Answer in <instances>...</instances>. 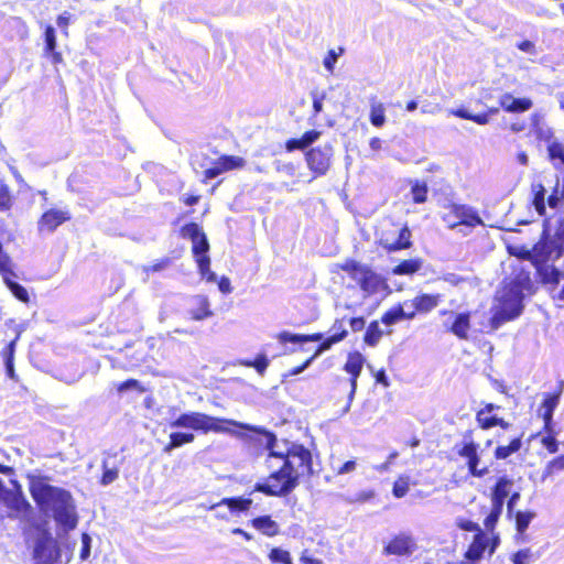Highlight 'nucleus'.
Masks as SVG:
<instances>
[{
	"mask_svg": "<svg viewBox=\"0 0 564 564\" xmlns=\"http://www.w3.org/2000/svg\"><path fill=\"white\" fill-rule=\"evenodd\" d=\"M259 443L268 452L265 464L272 473L256 486L258 491L269 496H285L295 489L302 477L312 474V454L303 445L278 440L267 432Z\"/></svg>",
	"mask_w": 564,
	"mask_h": 564,
	"instance_id": "f257e3e1",
	"label": "nucleus"
},
{
	"mask_svg": "<svg viewBox=\"0 0 564 564\" xmlns=\"http://www.w3.org/2000/svg\"><path fill=\"white\" fill-rule=\"evenodd\" d=\"M29 490L41 511L52 513L55 521L65 531L77 525V514L70 494L62 488L52 486L47 477L29 474Z\"/></svg>",
	"mask_w": 564,
	"mask_h": 564,
	"instance_id": "f03ea898",
	"label": "nucleus"
},
{
	"mask_svg": "<svg viewBox=\"0 0 564 564\" xmlns=\"http://www.w3.org/2000/svg\"><path fill=\"white\" fill-rule=\"evenodd\" d=\"M530 286L527 274L506 280L497 290L490 308V326L498 329L501 325L518 318L524 308L523 292Z\"/></svg>",
	"mask_w": 564,
	"mask_h": 564,
	"instance_id": "7ed1b4c3",
	"label": "nucleus"
},
{
	"mask_svg": "<svg viewBox=\"0 0 564 564\" xmlns=\"http://www.w3.org/2000/svg\"><path fill=\"white\" fill-rule=\"evenodd\" d=\"M229 425L238 426L245 430H253L248 424L239 423L232 420L209 416L202 412H185L169 422V426L171 429H185L199 431L203 433L216 432L234 434V432L229 429Z\"/></svg>",
	"mask_w": 564,
	"mask_h": 564,
	"instance_id": "20e7f679",
	"label": "nucleus"
},
{
	"mask_svg": "<svg viewBox=\"0 0 564 564\" xmlns=\"http://www.w3.org/2000/svg\"><path fill=\"white\" fill-rule=\"evenodd\" d=\"M57 542L45 531H37L33 546V564H67Z\"/></svg>",
	"mask_w": 564,
	"mask_h": 564,
	"instance_id": "39448f33",
	"label": "nucleus"
},
{
	"mask_svg": "<svg viewBox=\"0 0 564 564\" xmlns=\"http://www.w3.org/2000/svg\"><path fill=\"white\" fill-rule=\"evenodd\" d=\"M534 254L552 260H558L564 254V223H560L553 232L547 221L544 223L543 236L534 245Z\"/></svg>",
	"mask_w": 564,
	"mask_h": 564,
	"instance_id": "423d86ee",
	"label": "nucleus"
},
{
	"mask_svg": "<svg viewBox=\"0 0 564 564\" xmlns=\"http://www.w3.org/2000/svg\"><path fill=\"white\" fill-rule=\"evenodd\" d=\"M443 220L449 228H455L458 225L469 227L482 225V220L476 210L466 205H449L447 212L443 215Z\"/></svg>",
	"mask_w": 564,
	"mask_h": 564,
	"instance_id": "0eeeda50",
	"label": "nucleus"
},
{
	"mask_svg": "<svg viewBox=\"0 0 564 564\" xmlns=\"http://www.w3.org/2000/svg\"><path fill=\"white\" fill-rule=\"evenodd\" d=\"M11 489L2 488L0 503L7 507L9 517H19L30 509V503L23 496L21 485L15 480H11Z\"/></svg>",
	"mask_w": 564,
	"mask_h": 564,
	"instance_id": "6e6552de",
	"label": "nucleus"
},
{
	"mask_svg": "<svg viewBox=\"0 0 564 564\" xmlns=\"http://www.w3.org/2000/svg\"><path fill=\"white\" fill-rule=\"evenodd\" d=\"M481 453L474 442H466L457 449V454L466 460L468 470L474 477H482L489 473V467L482 463Z\"/></svg>",
	"mask_w": 564,
	"mask_h": 564,
	"instance_id": "1a4fd4ad",
	"label": "nucleus"
},
{
	"mask_svg": "<svg viewBox=\"0 0 564 564\" xmlns=\"http://www.w3.org/2000/svg\"><path fill=\"white\" fill-rule=\"evenodd\" d=\"M252 503L251 499L238 498H224L217 503L208 507L209 510L215 511V517L220 520H228L230 514L247 511Z\"/></svg>",
	"mask_w": 564,
	"mask_h": 564,
	"instance_id": "9d476101",
	"label": "nucleus"
},
{
	"mask_svg": "<svg viewBox=\"0 0 564 564\" xmlns=\"http://www.w3.org/2000/svg\"><path fill=\"white\" fill-rule=\"evenodd\" d=\"M416 549L417 545L412 534L400 532L383 546L382 553L384 555L406 556L414 553Z\"/></svg>",
	"mask_w": 564,
	"mask_h": 564,
	"instance_id": "9b49d317",
	"label": "nucleus"
},
{
	"mask_svg": "<svg viewBox=\"0 0 564 564\" xmlns=\"http://www.w3.org/2000/svg\"><path fill=\"white\" fill-rule=\"evenodd\" d=\"M333 150L330 147L315 148L306 153V162L316 175H324L330 166Z\"/></svg>",
	"mask_w": 564,
	"mask_h": 564,
	"instance_id": "f8f14e48",
	"label": "nucleus"
},
{
	"mask_svg": "<svg viewBox=\"0 0 564 564\" xmlns=\"http://www.w3.org/2000/svg\"><path fill=\"white\" fill-rule=\"evenodd\" d=\"M357 282L367 295H386L388 293V285L386 281L368 268L365 269Z\"/></svg>",
	"mask_w": 564,
	"mask_h": 564,
	"instance_id": "ddd939ff",
	"label": "nucleus"
},
{
	"mask_svg": "<svg viewBox=\"0 0 564 564\" xmlns=\"http://www.w3.org/2000/svg\"><path fill=\"white\" fill-rule=\"evenodd\" d=\"M499 409H500V406H498L494 403L485 404L476 413V421H477L478 425L484 430H488V429H491L495 426L508 429L510 426V424L508 422H506L502 417H499L496 413Z\"/></svg>",
	"mask_w": 564,
	"mask_h": 564,
	"instance_id": "4468645a",
	"label": "nucleus"
},
{
	"mask_svg": "<svg viewBox=\"0 0 564 564\" xmlns=\"http://www.w3.org/2000/svg\"><path fill=\"white\" fill-rule=\"evenodd\" d=\"M182 235L192 240L193 253L196 259H198V256L207 254L209 245L205 234L197 224L191 223L185 225L182 228Z\"/></svg>",
	"mask_w": 564,
	"mask_h": 564,
	"instance_id": "2eb2a0df",
	"label": "nucleus"
},
{
	"mask_svg": "<svg viewBox=\"0 0 564 564\" xmlns=\"http://www.w3.org/2000/svg\"><path fill=\"white\" fill-rule=\"evenodd\" d=\"M531 257L533 258V265L543 283L557 284L560 282L562 272L550 263L555 260L539 257L534 253H531Z\"/></svg>",
	"mask_w": 564,
	"mask_h": 564,
	"instance_id": "dca6fc26",
	"label": "nucleus"
},
{
	"mask_svg": "<svg viewBox=\"0 0 564 564\" xmlns=\"http://www.w3.org/2000/svg\"><path fill=\"white\" fill-rule=\"evenodd\" d=\"M365 357L358 352L354 351L348 354L347 360L344 365V370L350 376V392H349V401L354 399V395L357 390V379L359 378L364 365H365Z\"/></svg>",
	"mask_w": 564,
	"mask_h": 564,
	"instance_id": "f3484780",
	"label": "nucleus"
},
{
	"mask_svg": "<svg viewBox=\"0 0 564 564\" xmlns=\"http://www.w3.org/2000/svg\"><path fill=\"white\" fill-rule=\"evenodd\" d=\"M245 160L240 156L228 155L219 158L215 164L205 171V178H214L225 172L239 170L245 166Z\"/></svg>",
	"mask_w": 564,
	"mask_h": 564,
	"instance_id": "a211bd4d",
	"label": "nucleus"
},
{
	"mask_svg": "<svg viewBox=\"0 0 564 564\" xmlns=\"http://www.w3.org/2000/svg\"><path fill=\"white\" fill-rule=\"evenodd\" d=\"M69 218V212L66 209H50L41 217L39 227L41 230L46 229L53 231Z\"/></svg>",
	"mask_w": 564,
	"mask_h": 564,
	"instance_id": "6ab92c4d",
	"label": "nucleus"
},
{
	"mask_svg": "<svg viewBox=\"0 0 564 564\" xmlns=\"http://www.w3.org/2000/svg\"><path fill=\"white\" fill-rule=\"evenodd\" d=\"M189 310L188 314L192 319L203 321L213 315L210 310V303L207 296L205 295H195L189 300Z\"/></svg>",
	"mask_w": 564,
	"mask_h": 564,
	"instance_id": "aec40b11",
	"label": "nucleus"
},
{
	"mask_svg": "<svg viewBox=\"0 0 564 564\" xmlns=\"http://www.w3.org/2000/svg\"><path fill=\"white\" fill-rule=\"evenodd\" d=\"M558 405V395L549 394L540 405L538 413L544 421V429L546 432L552 431L553 412Z\"/></svg>",
	"mask_w": 564,
	"mask_h": 564,
	"instance_id": "412c9836",
	"label": "nucleus"
},
{
	"mask_svg": "<svg viewBox=\"0 0 564 564\" xmlns=\"http://www.w3.org/2000/svg\"><path fill=\"white\" fill-rule=\"evenodd\" d=\"M500 106L508 112H523L532 107L529 98H516L511 94H503L500 97Z\"/></svg>",
	"mask_w": 564,
	"mask_h": 564,
	"instance_id": "4be33fe9",
	"label": "nucleus"
},
{
	"mask_svg": "<svg viewBox=\"0 0 564 564\" xmlns=\"http://www.w3.org/2000/svg\"><path fill=\"white\" fill-rule=\"evenodd\" d=\"M453 323L451 332L460 339H467L470 329V313H451Z\"/></svg>",
	"mask_w": 564,
	"mask_h": 564,
	"instance_id": "5701e85b",
	"label": "nucleus"
},
{
	"mask_svg": "<svg viewBox=\"0 0 564 564\" xmlns=\"http://www.w3.org/2000/svg\"><path fill=\"white\" fill-rule=\"evenodd\" d=\"M409 305L416 313H427L435 308L440 303V295L421 294L414 297L412 301H408Z\"/></svg>",
	"mask_w": 564,
	"mask_h": 564,
	"instance_id": "b1692460",
	"label": "nucleus"
},
{
	"mask_svg": "<svg viewBox=\"0 0 564 564\" xmlns=\"http://www.w3.org/2000/svg\"><path fill=\"white\" fill-rule=\"evenodd\" d=\"M406 306H409V303L404 302L402 305H398L386 312L381 318L382 323L390 326L401 319H412L415 316V311H406Z\"/></svg>",
	"mask_w": 564,
	"mask_h": 564,
	"instance_id": "393cba45",
	"label": "nucleus"
},
{
	"mask_svg": "<svg viewBox=\"0 0 564 564\" xmlns=\"http://www.w3.org/2000/svg\"><path fill=\"white\" fill-rule=\"evenodd\" d=\"M394 234H398L397 240H390L388 237H381V245L388 250H399L410 247L411 232L406 227L401 229H394Z\"/></svg>",
	"mask_w": 564,
	"mask_h": 564,
	"instance_id": "a878e982",
	"label": "nucleus"
},
{
	"mask_svg": "<svg viewBox=\"0 0 564 564\" xmlns=\"http://www.w3.org/2000/svg\"><path fill=\"white\" fill-rule=\"evenodd\" d=\"M487 546L488 539L482 533L476 534L473 543L470 544L465 554V558L469 561L471 564L476 563L484 556Z\"/></svg>",
	"mask_w": 564,
	"mask_h": 564,
	"instance_id": "bb28decb",
	"label": "nucleus"
},
{
	"mask_svg": "<svg viewBox=\"0 0 564 564\" xmlns=\"http://www.w3.org/2000/svg\"><path fill=\"white\" fill-rule=\"evenodd\" d=\"M513 482L506 478H500L492 492L491 505L503 507L505 499L511 491Z\"/></svg>",
	"mask_w": 564,
	"mask_h": 564,
	"instance_id": "cd10ccee",
	"label": "nucleus"
},
{
	"mask_svg": "<svg viewBox=\"0 0 564 564\" xmlns=\"http://www.w3.org/2000/svg\"><path fill=\"white\" fill-rule=\"evenodd\" d=\"M254 529L268 536H274L279 533V524L273 521L269 516L258 517L252 520Z\"/></svg>",
	"mask_w": 564,
	"mask_h": 564,
	"instance_id": "c85d7f7f",
	"label": "nucleus"
},
{
	"mask_svg": "<svg viewBox=\"0 0 564 564\" xmlns=\"http://www.w3.org/2000/svg\"><path fill=\"white\" fill-rule=\"evenodd\" d=\"M321 135L319 131L312 130L305 132L300 139H292L286 142V150L288 151H294V150H302L315 142Z\"/></svg>",
	"mask_w": 564,
	"mask_h": 564,
	"instance_id": "c756f323",
	"label": "nucleus"
},
{
	"mask_svg": "<svg viewBox=\"0 0 564 564\" xmlns=\"http://www.w3.org/2000/svg\"><path fill=\"white\" fill-rule=\"evenodd\" d=\"M194 440L193 433L172 432L170 434V443L164 447V452L170 453L174 448L194 442Z\"/></svg>",
	"mask_w": 564,
	"mask_h": 564,
	"instance_id": "7c9ffc66",
	"label": "nucleus"
},
{
	"mask_svg": "<svg viewBox=\"0 0 564 564\" xmlns=\"http://www.w3.org/2000/svg\"><path fill=\"white\" fill-rule=\"evenodd\" d=\"M12 278H15V274L14 275L6 274L2 276L3 282L9 288V290L12 292V294L21 302L28 303L29 302L28 291L19 283L12 281Z\"/></svg>",
	"mask_w": 564,
	"mask_h": 564,
	"instance_id": "2f4dec72",
	"label": "nucleus"
},
{
	"mask_svg": "<svg viewBox=\"0 0 564 564\" xmlns=\"http://www.w3.org/2000/svg\"><path fill=\"white\" fill-rule=\"evenodd\" d=\"M321 338H322V336L319 334L297 335V334H292L289 332H283L281 334H279V336H278V339L281 343H293V344H301V343H306V341H317Z\"/></svg>",
	"mask_w": 564,
	"mask_h": 564,
	"instance_id": "473e14b6",
	"label": "nucleus"
},
{
	"mask_svg": "<svg viewBox=\"0 0 564 564\" xmlns=\"http://www.w3.org/2000/svg\"><path fill=\"white\" fill-rule=\"evenodd\" d=\"M521 447V438H513L508 445H501L496 448L495 456L497 459H506Z\"/></svg>",
	"mask_w": 564,
	"mask_h": 564,
	"instance_id": "72a5a7b5",
	"label": "nucleus"
},
{
	"mask_svg": "<svg viewBox=\"0 0 564 564\" xmlns=\"http://www.w3.org/2000/svg\"><path fill=\"white\" fill-rule=\"evenodd\" d=\"M532 119L534 121V133L536 138L550 144V142L554 140L551 128L540 123V116L538 113H534Z\"/></svg>",
	"mask_w": 564,
	"mask_h": 564,
	"instance_id": "f704fd0d",
	"label": "nucleus"
},
{
	"mask_svg": "<svg viewBox=\"0 0 564 564\" xmlns=\"http://www.w3.org/2000/svg\"><path fill=\"white\" fill-rule=\"evenodd\" d=\"M427 185L424 182L415 181L412 183L411 196L415 204H422L427 198Z\"/></svg>",
	"mask_w": 564,
	"mask_h": 564,
	"instance_id": "c9c22d12",
	"label": "nucleus"
},
{
	"mask_svg": "<svg viewBox=\"0 0 564 564\" xmlns=\"http://www.w3.org/2000/svg\"><path fill=\"white\" fill-rule=\"evenodd\" d=\"M451 113L463 119L471 120L478 124H487L489 122L487 113L473 115L465 108L452 110Z\"/></svg>",
	"mask_w": 564,
	"mask_h": 564,
	"instance_id": "e433bc0d",
	"label": "nucleus"
},
{
	"mask_svg": "<svg viewBox=\"0 0 564 564\" xmlns=\"http://www.w3.org/2000/svg\"><path fill=\"white\" fill-rule=\"evenodd\" d=\"M382 336V330L379 327V323L377 321L371 322L367 328L365 335V343L369 346H376Z\"/></svg>",
	"mask_w": 564,
	"mask_h": 564,
	"instance_id": "4c0bfd02",
	"label": "nucleus"
},
{
	"mask_svg": "<svg viewBox=\"0 0 564 564\" xmlns=\"http://www.w3.org/2000/svg\"><path fill=\"white\" fill-rule=\"evenodd\" d=\"M346 335H347L346 329H343L339 334H334L333 336H330L329 338H327L325 341H323L321 344V346L317 348V350L311 358H313V360H314L322 352H324L325 350H328L332 347V345L343 340L346 337Z\"/></svg>",
	"mask_w": 564,
	"mask_h": 564,
	"instance_id": "58836bf2",
	"label": "nucleus"
},
{
	"mask_svg": "<svg viewBox=\"0 0 564 564\" xmlns=\"http://www.w3.org/2000/svg\"><path fill=\"white\" fill-rule=\"evenodd\" d=\"M370 121L375 127H382L386 122L384 107L382 104H372L370 110Z\"/></svg>",
	"mask_w": 564,
	"mask_h": 564,
	"instance_id": "ea45409f",
	"label": "nucleus"
},
{
	"mask_svg": "<svg viewBox=\"0 0 564 564\" xmlns=\"http://www.w3.org/2000/svg\"><path fill=\"white\" fill-rule=\"evenodd\" d=\"M340 269L348 272L354 280H358L367 267L359 264L354 260H346L339 264Z\"/></svg>",
	"mask_w": 564,
	"mask_h": 564,
	"instance_id": "a19ab883",
	"label": "nucleus"
},
{
	"mask_svg": "<svg viewBox=\"0 0 564 564\" xmlns=\"http://www.w3.org/2000/svg\"><path fill=\"white\" fill-rule=\"evenodd\" d=\"M534 192V199H533V206L535 210L539 213V215H544L545 213V203H544V196H545V189L542 185H535L533 186Z\"/></svg>",
	"mask_w": 564,
	"mask_h": 564,
	"instance_id": "79ce46f5",
	"label": "nucleus"
},
{
	"mask_svg": "<svg viewBox=\"0 0 564 564\" xmlns=\"http://www.w3.org/2000/svg\"><path fill=\"white\" fill-rule=\"evenodd\" d=\"M421 262L419 260H405L397 265L393 270L395 274H412L420 270Z\"/></svg>",
	"mask_w": 564,
	"mask_h": 564,
	"instance_id": "37998d69",
	"label": "nucleus"
},
{
	"mask_svg": "<svg viewBox=\"0 0 564 564\" xmlns=\"http://www.w3.org/2000/svg\"><path fill=\"white\" fill-rule=\"evenodd\" d=\"M268 557L272 563L293 564L290 553L280 547L272 549Z\"/></svg>",
	"mask_w": 564,
	"mask_h": 564,
	"instance_id": "c03bdc74",
	"label": "nucleus"
},
{
	"mask_svg": "<svg viewBox=\"0 0 564 564\" xmlns=\"http://www.w3.org/2000/svg\"><path fill=\"white\" fill-rule=\"evenodd\" d=\"M410 489V478L408 476H400L393 485V496L397 498L404 497Z\"/></svg>",
	"mask_w": 564,
	"mask_h": 564,
	"instance_id": "a18cd8bd",
	"label": "nucleus"
},
{
	"mask_svg": "<svg viewBox=\"0 0 564 564\" xmlns=\"http://www.w3.org/2000/svg\"><path fill=\"white\" fill-rule=\"evenodd\" d=\"M502 512V507L491 505L490 513L486 517L484 521V525L487 530L492 531L500 514Z\"/></svg>",
	"mask_w": 564,
	"mask_h": 564,
	"instance_id": "49530a36",
	"label": "nucleus"
},
{
	"mask_svg": "<svg viewBox=\"0 0 564 564\" xmlns=\"http://www.w3.org/2000/svg\"><path fill=\"white\" fill-rule=\"evenodd\" d=\"M547 152L552 160L558 159L564 164V144L553 140L547 144Z\"/></svg>",
	"mask_w": 564,
	"mask_h": 564,
	"instance_id": "de8ad7c7",
	"label": "nucleus"
},
{
	"mask_svg": "<svg viewBox=\"0 0 564 564\" xmlns=\"http://www.w3.org/2000/svg\"><path fill=\"white\" fill-rule=\"evenodd\" d=\"M534 513L533 512H518L517 516H516V523H517V529L520 533L524 532L527 530V528L529 527L530 522L532 521V519L534 518Z\"/></svg>",
	"mask_w": 564,
	"mask_h": 564,
	"instance_id": "09e8293b",
	"label": "nucleus"
},
{
	"mask_svg": "<svg viewBox=\"0 0 564 564\" xmlns=\"http://www.w3.org/2000/svg\"><path fill=\"white\" fill-rule=\"evenodd\" d=\"M45 43H46V52L53 53L56 48V36L55 30L52 25H47L45 28Z\"/></svg>",
	"mask_w": 564,
	"mask_h": 564,
	"instance_id": "8fccbe9b",
	"label": "nucleus"
},
{
	"mask_svg": "<svg viewBox=\"0 0 564 564\" xmlns=\"http://www.w3.org/2000/svg\"><path fill=\"white\" fill-rule=\"evenodd\" d=\"M196 263L202 278H205L212 271L210 259L208 254L198 256V259H196Z\"/></svg>",
	"mask_w": 564,
	"mask_h": 564,
	"instance_id": "3c124183",
	"label": "nucleus"
},
{
	"mask_svg": "<svg viewBox=\"0 0 564 564\" xmlns=\"http://www.w3.org/2000/svg\"><path fill=\"white\" fill-rule=\"evenodd\" d=\"M339 57V53H336L334 50H330L327 55L323 59V65L327 69L328 73H333L337 59Z\"/></svg>",
	"mask_w": 564,
	"mask_h": 564,
	"instance_id": "603ef678",
	"label": "nucleus"
},
{
	"mask_svg": "<svg viewBox=\"0 0 564 564\" xmlns=\"http://www.w3.org/2000/svg\"><path fill=\"white\" fill-rule=\"evenodd\" d=\"M532 561V554L529 549L521 550L512 555L513 564H529Z\"/></svg>",
	"mask_w": 564,
	"mask_h": 564,
	"instance_id": "864d4df0",
	"label": "nucleus"
},
{
	"mask_svg": "<svg viewBox=\"0 0 564 564\" xmlns=\"http://www.w3.org/2000/svg\"><path fill=\"white\" fill-rule=\"evenodd\" d=\"M325 98H326L325 93H313L312 94L314 116H316L323 111Z\"/></svg>",
	"mask_w": 564,
	"mask_h": 564,
	"instance_id": "5fc2aeb1",
	"label": "nucleus"
},
{
	"mask_svg": "<svg viewBox=\"0 0 564 564\" xmlns=\"http://www.w3.org/2000/svg\"><path fill=\"white\" fill-rule=\"evenodd\" d=\"M510 253L517 256L518 258L530 260L533 263V258L531 253H534V247L532 250L525 249L524 247H510Z\"/></svg>",
	"mask_w": 564,
	"mask_h": 564,
	"instance_id": "6e6d98bb",
	"label": "nucleus"
},
{
	"mask_svg": "<svg viewBox=\"0 0 564 564\" xmlns=\"http://www.w3.org/2000/svg\"><path fill=\"white\" fill-rule=\"evenodd\" d=\"M269 366V360L267 356L259 355L253 361H252V368L257 370L259 375H263Z\"/></svg>",
	"mask_w": 564,
	"mask_h": 564,
	"instance_id": "4d7b16f0",
	"label": "nucleus"
},
{
	"mask_svg": "<svg viewBox=\"0 0 564 564\" xmlns=\"http://www.w3.org/2000/svg\"><path fill=\"white\" fill-rule=\"evenodd\" d=\"M90 546H91V538L87 533H83L82 535V551L80 558L83 561L87 560L90 555Z\"/></svg>",
	"mask_w": 564,
	"mask_h": 564,
	"instance_id": "13d9d810",
	"label": "nucleus"
},
{
	"mask_svg": "<svg viewBox=\"0 0 564 564\" xmlns=\"http://www.w3.org/2000/svg\"><path fill=\"white\" fill-rule=\"evenodd\" d=\"M541 443L550 453L557 452V442L552 435V431L547 432V435L542 437Z\"/></svg>",
	"mask_w": 564,
	"mask_h": 564,
	"instance_id": "bf43d9fd",
	"label": "nucleus"
},
{
	"mask_svg": "<svg viewBox=\"0 0 564 564\" xmlns=\"http://www.w3.org/2000/svg\"><path fill=\"white\" fill-rule=\"evenodd\" d=\"M167 264H169L167 260H161V261H158V262H155L153 264L143 267V272L147 275H149L150 273L159 272V271L164 270L167 267Z\"/></svg>",
	"mask_w": 564,
	"mask_h": 564,
	"instance_id": "052dcab7",
	"label": "nucleus"
},
{
	"mask_svg": "<svg viewBox=\"0 0 564 564\" xmlns=\"http://www.w3.org/2000/svg\"><path fill=\"white\" fill-rule=\"evenodd\" d=\"M70 20H72V15L70 13L68 12H63L62 14H59L57 17V25L63 29V32L64 34L67 36L68 35V31H67V28H68V24L70 23Z\"/></svg>",
	"mask_w": 564,
	"mask_h": 564,
	"instance_id": "680f3d73",
	"label": "nucleus"
},
{
	"mask_svg": "<svg viewBox=\"0 0 564 564\" xmlns=\"http://www.w3.org/2000/svg\"><path fill=\"white\" fill-rule=\"evenodd\" d=\"M456 524H457V527H459L464 531H470L471 532V531H478L479 530L478 525L475 522H473L470 520H467V519H457L456 520Z\"/></svg>",
	"mask_w": 564,
	"mask_h": 564,
	"instance_id": "e2e57ef3",
	"label": "nucleus"
},
{
	"mask_svg": "<svg viewBox=\"0 0 564 564\" xmlns=\"http://www.w3.org/2000/svg\"><path fill=\"white\" fill-rule=\"evenodd\" d=\"M118 478V470L112 468V469H106L104 471V475H102V478H101V484L107 486L111 482H113L116 479Z\"/></svg>",
	"mask_w": 564,
	"mask_h": 564,
	"instance_id": "0e129e2a",
	"label": "nucleus"
},
{
	"mask_svg": "<svg viewBox=\"0 0 564 564\" xmlns=\"http://www.w3.org/2000/svg\"><path fill=\"white\" fill-rule=\"evenodd\" d=\"M356 466H357V464L355 460H348L336 469V474L337 475L350 474L356 469Z\"/></svg>",
	"mask_w": 564,
	"mask_h": 564,
	"instance_id": "69168bd1",
	"label": "nucleus"
},
{
	"mask_svg": "<svg viewBox=\"0 0 564 564\" xmlns=\"http://www.w3.org/2000/svg\"><path fill=\"white\" fill-rule=\"evenodd\" d=\"M549 473H553L554 470H564V456H558L547 465Z\"/></svg>",
	"mask_w": 564,
	"mask_h": 564,
	"instance_id": "338daca9",
	"label": "nucleus"
},
{
	"mask_svg": "<svg viewBox=\"0 0 564 564\" xmlns=\"http://www.w3.org/2000/svg\"><path fill=\"white\" fill-rule=\"evenodd\" d=\"M218 282L219 291L224 294H229L232 291L230 280L226 276H221Z\"/></svg>",
	"mask_w": 564,
	"mask_h": 564,
	"instance_id": "774afa93",
	"label": "nucleus"
}]
</instances>
